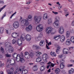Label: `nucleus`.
<instances>
[{
  "mask_svg": "<svg viewBox=\"0 0 74 74\" xmlns=\"http://www.w3.org/2000/svg\"><path fill=\"white\" fill-rule=\"evenodd\" d=\"M42 18L41 16H34V19L35 23L37 24V23H40V21H41Z\"/></svg>",
  "mask_w": 74,
  "mask_h": 74,
  "instance_id": "f257e3e1",
  "label": "nucleus"
},
{
  "mask_svg": "<svg viewBox=\"0 0 74 74\" xmlns=\"http://www.w3.org/2000/svg\"><path fill=\"white\" fill-rule=\"evenodd\" d=\"M29 21L26 19H23L21 22V26H24V25H25V26H27L29 25Z\"/></svg>",
  "mask_w": 74,
  "mask_h": 74,
  "instance_id": "f03ea898",
  "label": "nucleus"
},
{
  "mask_svg": "<svg viewBox=\"0 0 74 74\" xmlns=\"http://www.w3.org/2000/svg\"><path fill=\"white\" fill-rule=\"evenodd\" d=\"M36 29L38 32H41L42 31L43 26L42 24H39L37 26Z\"/></svg>",
  "mask_w": 74,
  "mask_h": 74,
  "instance_id": "7ed1b4c3",
  "label": "nucleus"
},
{
  "mask_svg": "<svg viewBox=\"0 0 74 74\" xmlns=\"http://www.w3.org/2000/svg\"><path fill=\"white\" fill-rule=\"evenodd\" d=\"M23 69H24L23 68V67L22 66H21L19 68L18 71H19L22 72L21 74H25L27 73V70H23Z\"/></svg>",
  "mask_w": 74,
  "mask_h": 74,
  "instance_id": "20e7f679",
  "label": "nucleus"
},
{
  "mask_svg": "<svg viewBox=\"0 0 74 74\" xmlns=\"http://www.w3.org/2000/svg\"><path fill=\"white\" fill-rule=\"evenodd\" d=\"M6 50L7 51H8L9 53H12L14 52V48L11 46L8 48H6Z\"/></svg>",
  "mask_w": 74,
  "mask_h": 74,
  "instance_id": "39448f33",
  "label": "nucleus"
},
{
  "mask_svg": "<svg viewBox=\"0 0 74 74\" xmlns=\"http://www.w3.org/2000/svg\"><path fill=\"white\" fill-rule=\"evenodd\" d=\"M53 26L56 29H58L59 27V23L57 22V21H55L53 24Z\"/></svg>",
  "mask_w": 74,
  "mask_h": 74,
  "instance_id": "423d86ee",
  "label": "nucleus"
},
{
  "mask_svg": "<svg viewBox=\"0 0 74 74\" xmlns=\"http://www.w3.org/2000/svg\"><path fill=\"white\" fill-rule=\"evenodd\" d=\"M32 24L29 25L28 27L25 28V30L26 32H30L32 30Z\"/></svg>",
  "mask_w": 74,
  "mask_h": 74,
  "instance_id": "0eeeda50",
  "label": "nucleus"
},
{
  "mask_svg": "<svg viewBox=\"0 0 74 74\" xmlns=\"http://www.w3.org/2000/svg\"><path fill=\"white\" fill-rule=\"evenodd\" d=\"M13 26L14 28H15V29L18 28V27L19 26V22L16 21L13 24Z\"/></svg>",
  "mask_w": 74,
  "mask_h": 74,
  "instance_id": "6e6552de",
  "label": "nucleus"
},
{
  "mask_svg": "<svg viewBox=\"0 0 74 74\" xmlns=\"http://www.w3.org/2000/svg\"><path fill=\"white\" fill-rule=\"evenodd\" d=\"M52 28L51 27H47L46 29V32L47 34H49L52 31Z\"/></svg>",
  "mask_w": 74,
  "mask_h": 74,
  "instance_id": "1a4fd4ad",
  "label": "nucleus"
},
{
  "mask_svg": "<svg viewBox=\"0 0 74 74\" xmlns=\"http://www.w3.org/2000/svg\"><path fill=\"white\" fill-rule=\"evenodd\" d=\"M64 32V29L63 27H60L59 29V32L60 34H63Z\"/></svg>",
  "mask_w": 74,
  "mask_h": 74,
  "instance_id": "9d476101",
  "label": "nucleus"
},
{
  "mask_svg": "<svg viewBox=\"0 0 74 74\" xmlns=\"http://www.w3.org/2000/svg\"><path fill=\"white\" fill-rule=\"evenodd\" d=\"M17 41V44L19 46H21V45H22V40H19V39H17L16 40Z\"/></svg>",
  "mask_w": 74,
  "mask_h": 74,
  "instance_id": "9b49d317",
  "label": "nucleus"
},
{
  "mask_svg": "<svg viewBox=\"0 0 74 74\" xmlns=\"http://www.w3.org/2000/svg\"><path fill=\"white\" fill-rule=\"evenodd\" d=\"M43 59L45 62H47V58H48V55L46 54H45L43 55Z\"/></svg>",
  "mask_w": 74,
  "mask_h": 74,
  "instance_id": "f8f14e48",
  "label": "nucleus"
},
{
  "mask_svg": "<svg viewBox=\"0 0 74 74\" xmlns=\"http://www.w3.org/2000/svg\"><path fill=\"white\" fill-rule=\"evenodd\" d=\"M26 39L27 41H30L31 40V36L29 34H27L26 36Z\"/></svg>",
  "mask_w": 74,
  "mask_h": 74,
  "instance_id": "ddd939ff",
  "label": "nucleus"
},
{
  "mask_svg": "<svg viewBox=\"0 0 74 74\" xmlns=\"http://www.w3.org/2000/svg\"><path fill=\"white\" fill-rule=\"evenodd\" d=\"M11 46V43L8 42H6L5 44V47L6 48H8V47H10Z\"/></svg>",
  "mask_w": 74,
  "mask_h": 74,
  "instance_id": "4468645a",
  "label": "nucleus"
},
{
  "mask_svg": "<svg viewBox=\"0 0 74 74\" xmlns=\"http://www.w3.org/2000/svg\"><path fill=\"white\" fill-rule=\"evenodd\" d=\"M10 63L11 66H14L16 64V62H15V60H10Z\"/></svg>",
  "mask_w": 74,
  "mask_h": 74,
  "instance_id": "2eb2a0df",
  "label": "nucleus"
},
{
  "mask_svg": "<svg viewBox=\"0 0 74 74\" xmlns=\"http://www.w3.org/2000/svg\"><path fill=\"white\" fill-rule=\"evenodd\" d=\"M20 38L21 40H22V41L25 40V39H26L25 38V35H22L20 36Z\"/></svg>",
  "mask_w": 74,
  "mask_h": 74,
  "instance_id": "dca6fc26",
  "label": "nucleus"
},
{
  "mask_svg": "<svg viewBox=\"0 0 74 74\" xmlns=\"http://www.w3.org/2000/svg\"><path fill=\"white\" fill-rule=\"evenodd\" d=\"M68 51H69V49L66 48H64L63 50V52L64 53H65V54H67Z\"/></svg>",
  "mask_w": 74,
  "mask_h": 74,
  "instance_id": "f3484780",
  "label": "nucleus"
},
{
  "mask_svg": "<svg viewBox=\"0 0 74 74\" xmlns=\"http://www.w3.org/2000/svg\"><path fill=\"white\" fill-rule=\"evenodd\" d=\"M60 41L61 42H63V41H64L65 40V37L64 36H60Z\"/></svg>",
  "mask_w": 74,
  "mask_h": 74,
  "instance_id": "a211bd4d",
  "label": "nucleus"
},
{
  "mask_svg": "<svg viewBox=\"0 0 74 74\" xmlns=\"http://www.w3.org/2000/svg\"><path fill=\"white\" fill-rule=\"evenodd\" d=\"M33 19V18L32 17V15H28L27 17V20L29 21H30L32 20Z\"/></svg>",
  "mask_w": 74,
  "mask_h": 74,
  "instance_id": "6ab92c4d",
  "label": "nucleus"
},
{
  "mask_svg": "<svg viewBox=\"0 0 74 74\" xmlns=\"http://www.w3.org/2000/svg\"><path fill=\"white\" fill-rule=\"evenodd\" d=\"M6 33L10 35L11 34V30L9 29H6Z\"/></svg>",
  "mask_w": 74,
  "mask_h": 74,
  "instance_id": "aec40b11",
  "label": "nucleus"
},
{
  "mask_svg": "<svg viewBox=\"0 0 74 74\" xmlns=\"http://www.w3.org/2000/svg\"><path fill=\"white\" fill-rule=\"evenodd\" d=\"M18 33H17L13 32L12 34V37H13L15 38V36H16H16H18Z\"/></svg>",
  "mask_w": 74,
  "mask_h": 74,
  "instance_id": "412c9836",
  "label": "nucleus"
},
{
  "mask_svg": "<svg viewBox=\"0 0 74 74\" xmlns=\"http://www.w3.org/2000/svg\"><path fill=\"white\" fill-rule=\"evenodd\" d=\"M38 68H37V65H35L33 68V70L34 71H37Z\"/></svg>",
  "mask_w": 74,
  "mask_h": 74,
  "instance_id": "4be33fe9",
  "label": "nucleus"
},
{
  "mask_svg": "<svg viewBox=\"0 0 74 74\" xmlns=\"http://www.w3.org/2000/svg\"><path fill=\"white\" fill-rule=\"evenodd\" d=\"M47 18H48V14H46V13L44 14L43 16V19L46 20V19H47Z\"/></svg>",
  "mask_w": 74,
  "mask_h": 74,
  "instance_id": "5701e85b",
  "label": "nucleus"
},
{
  "mask_svg": "<svg viewBox=\"0 0 74 74\" xmlns=\"http://www.w3.org/2000/svg\"><path fill=\"white\" fill-rule=\"evenodd\" d=\"M48 25H50L51 23H52V18H49L48 19Z\"/></svg>",
  "mask_w": 74,
  "mask_h": 74,
  "instance_id": "b1692460",
  "label": "nucleus"
},
{
  "mask_svg": "<svg viewBox=\"0 0 74 74\" xmlns=\"http://www.w3.org/2000/svg\"><path fill=\"white\" fill-rule=\"evenodd\" d=\"M70 31H68L66 32V37L68 38L70 37Z\"/></svg>",
  "mask_w": 74,
  "mask_h": 74,
  "instance_id": "393cba45",
  "label": "nucleus"
},
{
  "mask_svg": "<svg viewBox=\"0 0 74 74\" xmlns=\"http://www.w3.org/2000/svg\"><path fill=\"white\" fill-rule=\"evenodd\" d=\"M18 56L16 58V60L17 62H19L20 61L21 58L20 57V55H18Z\"/></svg>",
  "mask_w": 74,
  "mask_h": 74,
  "instance_id": "a878e982",
  "label": "nucleus"
},
{
  "mask_svg": "<svg viewBox=\"0 0 74 74\" xmlns=\"http://www.w3.org/2000/svg\"><path fill=\"white\" fill-rule=\"evenodd\" d=\"M12 44H16V45L17 44L16 40L15 39H13L12 40Z\"/></svg>",
  "mask_w": 74,
  "mask_h": 74,
  "instance_id": "bb28decb",
  "label": "nucleus"
},
{
  "mask_svg": "<svg viewBox=\"0 0 74 74\" xmlns=\"http://www.w3.org/2000/svg\"><path fill=\"white\" fill-rule=\"evenodd\" d=\"M55 72L56 74L59 73L60 72V70L59 68L56 69H55Z\"/></svg>",
  "mask_w": 74,
  "mask_h": 74,
  "instance_id": "cd10ccee",
  "label": "nucleus"
},
{
  "mask_svg": "<svg viewBox=\"0 0 74 74\" xmlns=\"http://www.w3.org/2000/svg\"><path fill=\"white\" fill-rule=\"evenodd\" d=\"M60 35H59L58 36H54L53 38L54 39H56V38H57V40H58V39H59V38H60Z\"/></svg>",
  "mask_w": 74,
  "mask_h": 74,
  "instance_id": "c85d7f7f",
  "label": "nucleus"
},
{
  "mask_svg": "<svg viewBox=\"0 0 74 74\" xmlns=\"http://www.w3.org/2000/svg\"><path fill=\"white\" fill-rule=\"evenodd\" d=\"M66 44L67 45H70V42L69 39H67L66 42Z\"/></svg>",
  "mask_w": 74,
  "mask_h": 74,
  "instance_id": "c756f323",
  "label": "nucleus"
},
{
  "mask_svg": "<svg viewBox=\"0 0 74 74\" xmlns=\"http://www.w3.org/2000/svg\"><path fill=\"white\" fill-rule=\"evenodd\" d=\"M45 69V66H42L40 68V70L41 71H44Z\"/></svg>",
  "mask_w": 74,
  "mask_h": 74,
  "instance_id": "7c9ffc66",
  "label": "nucleus"
},
{
  "mask_svg": "<svg viewBox=\"0 0 74 74\" xmlns=\"http://www.w3.org/2000/svg\"><path fill=\"white\" fill-rule=\"evenodd\" d=\"M41 61V59L40 58H37L36 59V62L38 63V62H40Z\"/></svg>",
  "mask_w": 74,
  "mask_h": 74,
  "instance_id": "2f4dec72",
  "label": "nucleus"
},
{
  "mask_svg": "<svg viewBox=\"0 0 74 74\" xmlns=\"http://www.w3.org/2000/svg\"><path fill=\"white\" fill-rule=\"evenodd\" d=\"M44 41L43 40H41L40 43V46H41V47H42V46H43L44 45Z\"/></svg>",
  "mask_w": 74,
  "mask_h": 74,
  "instance_id": "473e14b6",
  "label": "nucleus"
},
{
  "mask_svg": "<svg viewBox=\"0 0 74 74\" xmlns=\"http://www.w3.org/2000/svg\"><path fill=\"white\" fill-rule=\"evenodd\" d=\"M37 55H36V56L37 57L40 56V55H41V52H39L38 51L37 52H36Z\"/></svg>",
  "mask_w": 74,
  "mask_h": 74,
  "instance_id": "72a5a7b5",
  "label": "nucleus"
},
{
  "mask_svg": "<svg viewBox=\"0 0 74 74\" xmlns=\"http://www.w3.org/2000/svg\"><path fill=\"white\" fill-rule=\"evenodd\" d=\"M4 32V28L1 27L0 28V32L1 33H3Z\"/></svg>",
  "mask_w": 74,
  "mask_h": 74,
  "instance_id": "f704fd0d",
  "label": "nucleus"
},
{
  "mask_svg": "<svg viewBox=\"0 0 74 74\" xmlns=\"http://www.w3.org/2000/svg\"><path fill=\"white\" fill-rule=\"evenodd\" d=\"M71 41L74 44V37L72 36L71 38Z\"/></svg>",
  "mask_w": 74,
  "mask_h": 74,
  "instance_id": "c9c22d12",
  "label": "nucleus"
},
{
  "mask_svg": "<svg viewBox=\"0 0 74 74\" xmlns=\"http://www.w3.org/2000/svg\"><path fill=\"white\" fill-rule=\"evenodd\" d=\"M13 56L14 58H16L17 56H18V55H17L16 53H14Z\"/></svg>",
  "mask_w": 74,
  "mask_h": 74,
  "instance_id": "e433bc0d",
  "label": "nucleus"
},
{
  "mask_svg": "<svg viewBox=\"0 0 74 74\" xmlns=\"http://www.w3.org/2000/svg\"><path fill=\"white\" fill-rule=\"evenodd\" d=\"M50 55L52 56H56V53L53 52H51Z\"/></svg>",
  "mask_w": 74,
  "mask_h": 74,
  "instance_id": "4c0bfd02",
  "label": "nucleus"
},
{
  "mask_svg": "<svg viewBox=\"0 0 74 74\" xmlns=\"http://www.w3.org/2000/svg\"><path fill=\"white\" fill-rule=\"evenodd\" d=\"M74 69H71V70H70L69 71V73L71 74L72 73H74Z\"/></svg>",
  "mask_w": 74,
  "mask_h": 74,
  "instance_id": "58836bf2",
  "label": "nucleus"
},
{
  "mask_svg": "<svg viewBox=\"0 0 74 74\" xmlns=\"http://www.w3.org/2000/svg\"><path fill=\"white\" fill-rule=\"evenodd\" d=\"M25 59H23V58H21L20 60V62L21 63H24L25 62Z\"/></svg>",
  "mask_w": 74,
  "mask_h": 74,
  "instance_id": "ea45409f",
  "label": "nucleus"
},
{
  "mask_svg": "<svg viewBox=\"0 0 74 74\" xmlns=\"http://www.w3.org/2000/svg\"><path fill=\"white\" fill-rule=\"evenodd\" d=\"M55 19L56 20V21H57V22H59V21L60 20V18H59V16H56L55 18Z\"/></svg>",
  "mask_w": 74,
  "mask_h": 74,
  "instance_id": "a19ab883",
  "label": "nucleus"
},
{
  "mask_svg": "<svg viewBox=\"0 0 74 74\" xmlns=\"http://www.w3.org/2000/svg\"><path fill=\"white\" fill-rule=\"evenodd\" d=\"M65 66L64 65L62 64V63H61L60 64V68L61 69H63L64 67Z\"/></svg>",
  "mask_w": 74,
  "mask_h": 74,
  "instance_id": "79ce46f5",
  "label": "nucleus"
},
{
  "mask_svg": "<svg viewBox=\"0 0 74 74\" xmlns=\"http://www.w3.org/2000/svg\"><path fill=\"white\" fill-rule=\"evenodd\" d=\"M29 56H30V57H33L34 56V53L33 52L30 53L29 54Z\"/></svg>",
  "mask_w": 74,
  "mask_h": 74,
  "instance_id": "37998d69",
  "label": "nucleus"
},
{
  "mask_svg": "<svg viewBox=\"0 0 74 74\" xmlns=\"http://www.w3.org/2000/svg\"><path fill=\"white\" fill-rule=\"evenodd\" d=\"M35 40H36V41H39V40H41L40 38H39V37H36L35 38Z\"/></svg>",
  "mask_w": 74,
  "mask_h": 74,
  "instance_id": "c03bdc74",
  "label": "nucleus"
},
{
  "mask_svg": "<svg viewBox=\"0 0 74 74\" xmlns=\"http://www.w3.org/2000/svg\"><path fill=\"white\" fill-rule=\"evenodd\" d=\"M41 49V47H40L39 46H37L36 45V49Z\"/></svg>",
  "mask_w": 74,
  "mask_h": 74,
  "instance_id": "a18cd8bd",
  "label": "nucleus"
},
{
  "mask_svg": "<svg viewBox=\"0 0 74 74\" xmlns=\"http://www.w3.org/2000/svg\"><path fill=\"white\" fill-rule=\"evenodd\" d=\"M25 57L26 59H29V58H30V56L29 54V55H27V56H25Z\"/></svg>",
  "mask_w": 74,
  "mask_h": 74,
  "instance_id": "49530a36",
  "label": "nucleus"
},
{
  "mask_svg": "<svg viewBox=\"0 0 74 74\" xmlns=\"http://www.w3.org/2000/svg\"><path fill=\"white\" fill-rule=\"evenodd\" d=\"M43 35L42 33H40L38 37L40 38H41V37H42Z\"/></svg>",
  "mask_w": 74,
  "mask_h": 74,
  "instance_id": "de8ad7c7",
  "label": "nucleus"
},
{
  "mask_svg": "<svg viewBox=\"0 0 74 74\" xmlns=\"http://www.w3.org/2000/svg\"><path fill=\"white\" fill-rule=\"evenodd\" d=\"M0 50L2 52V53H4V49L2 47H1L0 48Z\"/></svg>",
  "mask_w": 74,
  "mask_h": 74,
  "instance_id": "09e8293b",
  "label": "nucleus"
},
{
  "mask_svg": "<svg viewBox=\"0 0 74 74\" xmlns=\"http://www.w3.org/2000/svg\"><path fill=\"white\" fill-rule=\"evenodd\" d=\"M5 7H6V5H5L3 7H2L1 8V9H0V12H1V11H2V10H3V8H5Z\"/></svg>",
  "mask_w": 74,
  "mask_h": 74,
  "instance_id": "8fccbe9b",
  "label": "nucleus"
},
{
  "mask_svg": "<svg viewBox=\"0 0 74 74\" xmlns=\"http://www.w3.org/2000/svg\"><path fill=\"white\" fill-rule=\"evenodd\" d=\"M36 47H37L36 45H34L32 46V48H33V49H36Z\"/></svg>",
  "mask_w": 74,
  "mask_h": 74,
  "instance_id": "3c124183",
  "label": "nucleus"
},
{
  "mask_svg": "<svg viewBox=\"0 0 74 74\" xmlns=\"http://www.w3.org/2000/svg\"><path fill=\"white\" fill-rule=\"evenodd\" d=\"M73 66V64H68L67 65V67H72Z\"/></svg>",
  "mask_w": 74,
  "mask_h": 74,
  "instance_id": "603ef678",
  "label": "nucleus"
},
{
  "mask_svg": "<svg viewBox=\"0 0 74 74\" xmlns=\"http://www.w3.org/2000/svg\"><path fill=\"white\" fill-rule=\"evenodd\" d=\"M64 13H66V12H68L67 11V8H65L64 9Z\"/></svg>",
  "mask_w": 74,
  "mask_h": 74,
  "instance_id": "864d4df0",
  "label": "nucleus"
},
{
  "mask_svg": "<svg viewBox=\"0 0 74 74\" xmlns=\"http://www.w3.org/2000/svg\"><path fill=\"white\" fill-rule=\"evenodd\" d=\"M6 15V13H5L4 14H3V16L1 17V19H3L4 18V17H5Z\"/></svg>",
  "mask_w": 74,
  "mask_h": 74,
  "instance_id": "5fc2aeb1",
  "label": "nucleus"
},
{
  "mask_svg": "<svg viewBox=\"0 0 74 74\" xmlns=\"http://www.w3.org/2000/svg\"><path fill=\"white\" fill-rule=\"evenodd\" d=\"M16 12H15V13H14L11 16H10V19H11V18H12V17L13 16H14V15H15V14H16Z\"/></svg>",
  "mask_w": 74,
  "mask_h": 74,
  "instance_id": "6e6d98bb",
  "label": "nucleus"
},
{
  "mask_svg": "<svg viewBox=\"0 0 74 74\" xmlns=\"http://www.w3.org/2000/svg\"><path fill=\"white\" fill-rule=\"evenodd\" d=\"M65 14H65V16H66V17H67V16H69V12H67L66 13H65Z\"/></svg>",
  "mask_w": 74,
  "mask_h": 74,
  "instance_id": "4d7b16f0",
  "label": "nucleus"
},
{
  "mask_svg": "<svg viewBox=\"0 0 74 74\" xmlns=\"http://www.w3.org/2000/svg\"><path fill=\"white\" fill-rule=\"evenodd\" d=\"M5 56L6 57L8 58H9V57H11V55L8 54H5Z\"/></svg>",
  "mask_w": 74,
  "mask_h": 74,
  "instance_id": "13d9d810",
  "label": "nucleus"
},
{
  "mask_svg": "<svg viewBox=\"0 0 74 74\" xmlns=\"http://www.w3.org/2000/svg\"><path fill=\"white\" fill-rule=\"evenodd\" d=\"M29 53L27 52H25V56H26L27 55H29Z\"/></svg>",
  "mask_w": 74,
  "mask_h": 74,
  "instance_id": "bf43d9fd",
  "label": "nucleus"
},
{
  "mask_svg": "<svg viewBox=\"0 0 74 74\" xmlns=\"http://www.w3.org/2000/svg\"><path fill=\"white\" fill-rule=\"evenodd\" d=\"M63 56V54H62L61 55L59 56L58 57L59 58H62Z\"/></svg>",
  "mask_w": 74,
  "mask_h": 74,
  "instance_id": "052dcab7",
  "label": "nucleus"
},
{
  "mask_svg": "<svg viewBox=\"0 0 74 74\" xmlns=\"http://www.w3.org/2000/svg\"><path fill=\"white\" fill-rule=\"evenodd\" d=\"M50 67L51 68V64H49V65H47V68L48 69H49V67Z\"/></svg>",
  "mask_w": 74,
  "mask_h": 74,
  "instance_id": "680f3d73",
  "label": "nucleus"
},
{
  "mask_svg": "<svg viewBox=\"0 0 74 74\" xmlns=\"http://www.w3.org/2000/svg\"><path fill=\"white\" fill-rule=\"evenodd\" d=\"M71 25L73 26H74V21H72L71 23Z\"/></svg>",
  "mask_w": 74,
  "mask_h": 74,
  "instance_id": "e2e57ef3",
  "label": "nucleus"
},
{
  "mask_svg": "<svg viewBox=\"0 0 74 74\" xmlns=\"http://www.w3.org/2000/svg\"><path fill=\"white\" fill-rule=\"evenodd\" d=\"M66 58V56L64 54H63V55L62 56V59H64Z\"/></svg>",
  "mask_w": 74,
  "mask_h": 74,
  "instance_id": "0e129e2a",
  "label": "nucleus"
},
{
  "mask_svg": "<svg viewBox=\"0 0 74 74\" xmlns=\"http://www.w3.org/2000/svg\"><path fill=\"white\" fill-rule=\"evenodd\" d=\"M55 64H53V63H52L51 65V67H53L55 66Z\"/></svg>",
  "mask_w": 74,
  "mask_h": 74,
  "instance_id": "69168bd1",
  "label": "nucleus"
},
{
  "mask_svg": "<svg viewBox=\"0 0 74 74\" xmlns=\"http://www.w3.org/2000/svg\"><path fill=\"white\" fill-rule=\"evenodd\" d=\"M53 13V14H55V15H56V14H58V12H54V11H52Z\"/></svg>",
  "mask_w": 74,
  "mask_h": 74,
  "instance_id": "338daca9",
  "label": "nucleus"
},
{
  "mask_svg": "<svg viewBox=\"0 0 74 74\" xmlns=\"http://www.w3.org/2000/svg\"><path fill=\"white\" fill-rule=\"evenodd\" d=\"M57 49H59H59H60V46L58 45L57 46Z\"/></svg>",
  "mask_w": 74,
  "mask_h": 74,
  "instance_id": "774afa93",
  "label": "nucleus"
}]
</instances>
